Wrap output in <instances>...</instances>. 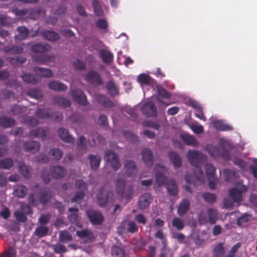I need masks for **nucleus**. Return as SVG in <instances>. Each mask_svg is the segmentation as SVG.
<instances>
[{
    "label": "nucleus",
    "mask_w": 257,
    "mask_h": 257,
    "mask_svg": "<svg viewBox=\"0 0 257 257\" xmlns=\"http://www.w3.org/2000/svg\"><path fill=\"white\" fill-rule=\"evenodd\" d=\"M66 170L61 166H54L51 168L50 172L47 169H43L41 177L45 184H48L52 178L59 180L66 175Z\"/></svg>",
    "instance_id": "f257e3e1"
},
{
    "label": "nucleus",
    "mask_w": 257,
    "mask_h": 257,
    "mask_svg": "<svg viewBox=\"0 0 257 257\" xmlns=\"http://www.w3.org/2000/svg\"><path fill=\"white\" fill-rule=\"evenodd\" d=\"M114 201L113 193L106 190L104 187L99 188L96 195V202L100 207H105L107 205H112Z\"/></svg>",
    "instance_id": "f03ea898"
},
{
    "label": "nucleus",
    "mask_w": 257,
    "mask_h": 257,
    "mask_svg": "<svg viewBox=\"0 0 257 257\" xmlns=\"http://www.w3.org/2000/svg\"><path fill=\"white\" fill-rule=\"evenodd\" d=\"M186 156L190 164L194 167L201 166L207 160V157L205 155L196 150H189Z\"/></svg>",
    "instance_id": "7ed1b4c3"
},
{
    "label": "nucleus",
    "mask_w": 257,
    "mask_h": 257,
    "mask_svg": "<svg viewBox=\"0 0 257 257\" xmlns=\"http://www.w3.org/2000/svg\"><path fill=\"white\" fill-rule=\"evenodd\" d=\"M205 149L208 154L212 157L221 156L226 160L230 158L229 152L222 146H214L212 144H207Z\"/></svg>",
    "instance_id": "20e7f679"
},
{
    "label": "nucleus",
    "mask_w": 257,
    "mask_h": 257,
    "mask_svg": "<svg viewBox=\"0 0 257 257\" xmlns=\"http://www.w3.org/2000/svg\"><path fill=\"white\" fill-rule=\"evenodd\" d=\"M104 159L110 164L114 171H116L121 167L118 155L113 151L107 150L105 152Z\"/></svg>",
    "instance_id": "39448f33"
},
{
    "label": "nucleus",
    "mask_w": 257,
    "mask_h": 257,
    "mask_svg": "<svg viewBox=\"0 0 257 257\" xmlns=\"http://www.w3.org/2000/svg\"><path fill=\"white\" fill-rule=\"evenodd\" d=\"M86 215L90 222L94 225H101L103 220L104 217L99 211L93 209H89L86 211Z\"/></svg>",
    "instance_id": "423d86ee"
},
{
    "label": "nucleus",
    "mask_w": 257,
    "mask_h": 257,
    "mask_svg": "<svg viewBox=\"0 0 257 257\" xmlns=\"http://www.w3.org/2000/svg\"><path fill=\"white\" fill-rule=\"evenodd\" d=\"M125 181L122 178H118L116 181V192L122 197L130 198L132 197L133 188L132 186L128 187V193L125 192Z\"/></svg>",
    "instance_id": "0eeeda50"
},
{
    "label": "nucleus",
    "mask_w": 257,
    "mask_h": 257,
    "mask_svg": "<svg viewBox=\"0 0 257 257\" xmlns=\"http://www.w3.org/2000/svg\"><path fill=\"white\" fill-rule=\"evenodd\" d=\"M247 189L244 185H242L240 189L233 187L229 189L228 194L234 202L239 203L242 200V193L246 192Z\"/></svg>",
    "instance_id": "6e6552de"
},
{
    "label": "nucleus",
    "mask_w": 257,
    "mask_h": 257,
    "mask_svg": "<svg viewBox=\"0 0 257 257\" xmlns=\"http://www.w3.org/2000/svg\"><path fill=\"white\" fill-rule=\"evenodd\" d=\"M85 80L93 85L99 86L103 81L99 73L94 70L89 71L85 76Z\"/></svg>",
    "instance_id": "1a4fd4ad"
},
{
    "label": "nucleus",
    "mask_w": 257,
    "mask_h": 257,
    "mask_svg": "<svg viewBox=\"0 0 257 257\" xmlns=\"http://www.w3.org/2000/svg\"><path fill=\"white\" fill-rule=\"evenodd\" d=\"M141 111L147 117H155L157 114V107L152 101L144 104L141 107Z\"/></svg>",
    "instance_id": "9d476101"
},
{
    "label": "nucleus",
    "mask_w": 257,
    "mask_h": 257,
    "mask_svg": "<svg viewBox=\"0 0 257 257\" xmlns=\"http://www.w3.org/2000/svg\"><path fill=\"white\" fill-rule=\"evenodd\" d=\"M153 198L149 193L142 194L138 201L137 205L139 209L143 210L148 208L153 202Z\"/></svg>",
    "instance_id": "9b49d317"
},
{
    "label": "nucleus",
    "mask_w": 257,
    "mask_h": 257,
    "mask_svg": "<svg viewBox=\"0 0 257 257\" xmlns=\"http://www.w3.org/2000/svg\"><path fill=\"white\" fill-rule=\"evenodd\" d=\"M193 179L200 182L203 180V173L201 169V166L195 167L192 176L189 173H187L185 176V180L188 183H191Z\"/></svg>",
    "instance_id": "f8f14e48"
},
{
    "label": "nucleus",
    "mask_w": 257,
    "mask_h": 257,
    "mask_svg": "<svg viewBox=\"0 0 257 257\" xmlns=\"http://www.w3.org/2000/svg\"><path fill=\"white\" fill-rule=\"evenodd\" d=\"M71 95L73 100L77 103L82 106L87 105L88 102L86 96L81 90L78 89L72 90Z\"/></svg>",
    "instance_id": "ddd939ff"
},
{
    "label": "nucleus",
    "mask_w": 257,
    "mask_h": 257,
    "mask_svg": "<svg viewBox=\"0 0 257 257\" xmlns=\"http://www.w3.org/2000/svg\"><path fill=\"white\" fill-rule=\"evenodd\" d=\"M23 148L25 151L32 154L37 153L40 148V144L38 142L34 141H28L23 144Z\"/></svg>",
    "instance_id": "4468645a"
},
{
    "label": "nucleus",
    "mask_w": 257,
    "mask_h": 257,
    "mask_svg": "<svg viewBox=\"0 0 257 257\" xmlns=\"http://www.w3.org/2000/svg\"><path fill=\"white\" fill-rule=\"evenodd\" d=\"M142 159L145 165L151 167L154 164V157L152 151L148 149H143L142 151Z\"/></svg>",
    "instance_id": "2eb2a0df"
},
{
    "label": "nucleus",
    "mask_w": 257,
    "mask_h": 257,
    "mask_svg": "<svg viewBox=\"0 0 257 257\" xmlns=\"http://www.w3.org/2000/svg\"><path fill=\"white\" fill-rule=\"evenodd\" d=\"M54 59L55 56L53 55L36 54L33 56V60L34 61L42 64H46L48 62H52L54 61Z\"/></svg>",
    "instance_id": "dca6fc26"
},
{
    "label": "nucleus",
    "mask_w": 257,
    "mask_h": 257,
    "mask_svg": "<svg viewBox=\"0 0 257 257\" xmlns=\"http://www.w3.org/2000/svg\"><path fill=\"white\" fill-rule=\"evenodd\" d=\"M100 58L106 65H110L113 61V55L109 51L106 49L100 50L99 52Z\"/></svg>",
    "instance_id": "f3484780"
},
{
    "label": "nucleus",
    "mask_w": 257,
    "mask_h": 257,
    "mask_svg": "<svg viewBox=\"0 0 257 257\" xmlns=\"http://www.w3.org/2000/svg\"><path fill=\"white\" fill-rule=\"evenodd\" d=\"M124 168L128 177H133L136 173V165L135 161L133 160H126L124 163Z\"/></svg>",
    "instance_id": "a211bd4d"
},
{
    "label": "nucleus",
    "mask_w": 257,
    "mask_h": 257,
    "mask_svg": "<svg viewBox=\"0 0 257 257\" xmlns=\"http://www.w3.org/2000/svg\"><path fill=\"white\" fill-rule=\"evenodd\" d=\"M48 88L56 92H62L67 89V86L58 81L53 80L50 81L48 84Z\"/></svg>",
    "instance_id": "6ab92c4d"
},
{
    "label": "nucleus",
    "mask_w": 257,
    "mask_h": 257,
    "mask_svg": "<svg viewBox=\"0 0 257 257\" xmlns=\"http://www.w3.org/2000/svg\"><path fill=\"white\" fill-rule=\"evenodd\" d=\"M50 46L45 43H38L31 46V50L36 53H44L50 49Z\"/></svg>",
    "instance_id": "aec40b11"
},
{
    "label": "nucleus",
    "mask_w": 257,
    "mask_h": 257,
    "mask_svg": "<svg viewBox=\"0 0 257 257\" xmlns=\"http://www.w3.org/2000/svg\"><path fill=\"white\" fill-rule=\"evenodd\" d=\"M58 133L60 138L66 143H74V139L71 136L68 131L63 127H60L58 130Z\"/></svg>",
    "instance_id": "412c9836"
},
{
    "label": "nucleus",
    "mask_w": 257,
    "mask_h": 257,
    "mask_svg": "<svg viewBox=\"0 0 257 257\" xmlns=\"http://www.w3.org/2000/svg\"><path fill=\"white\" fill-rule=\"evenodd\" d=\"M190 203L188 199H184L179 203L177 208V213L179 216L184 215L189 210Z\"/></svg>",
    "instance_id": "4be33fe9"
},
{
    "label": "nucleus",
    "mask_w": 257,
    "mask_h": 257,
    "mask_svg": "<svg viewBox=\"0 0 257 257\" xmlns=\"http://www.w3.org/2000/svg\"><path fill=\"white\" fill-rule=\"evenodd\" d=\"M76 235L81 238H87V241L90 242L93 241L95 238L93 232L86 229L77 231Z\"/></svg>",
    "instance_id": "5701e85b"
},
{
    "label": "nucleus",
    "mask_w": 257,
    "mask_h": 257,
    "mask_svg": "<svg viewBox=\"0 0 257 257\" xmlns=\"http://www.w3.org/2000/svg\"><path fill=\"white\" fill-rule=\"evenodd\" d=\"M96 100L100 104L104 107H112L114 103L110 99L104 95L98 94L96 96Z\"/></svg>",
    "instance_id": "b1692460"
},
{
    "label": "nucleus",
    "mask_w": 257,
    "mask_h": 257,
    "mask_svg": "<svg viewBox=\"0 0 257 257\" xmlns=\"http://www.w3.org/2000/svg\"><path fill=\"white\" fill-rule=\"evenodd\" d=\"M52 197L51 194L46 189H43L40 191L39 199V202L43 205H47Z\"/></svg>",
    "instance_id": "393cba45"
},
{
    "label": "nucleus",
    "mask_w": 257,
    "mask_h": 257,
    "mask_svg": "<svg viewBox=\"0 0 257 257\" xmlns=\"http://www.w3.org/2000/svg\"><path fill=\"white\" fill-rule=\"evenodd\" d=\"M168 156L171 163L175 168L180 167L182 165V161L179 155L173 151H171L168 153Z\"/></svg>",
    "instance_id": "a878e982"
},
{
    "label": "nucleus",
    "mask_w": 257,
    "mask_h": 257,
    "mask_svg": "<svg viewBox=\"0 0 257 257\" xmlns=\"http://www.w3.org/2000/svg\"><path fill=\"white\" fill-rule=\"evenodd\" d=\"M21 78L24 82L33 84H36L41 81V79L39 76L29 73L23 74L21 76Z\"/></svg>",
    "instance_id": "bb28decb"
},
{
    "label": "nucleus",
    "mask_w": 257,
    "mask_h": 257,
    "mask_svg": "<svg viewBox=\"0 0 257 257\" xmlns=\"http://www.w3.org/2000/svg\"><path fill=\"white\" fill-rule=\"evenodd\" d=\"M41 34L45 39L51 42H55L60 39L59 35L53 31H44Z\"/></svg>",
    "instance_id": "cd10ccee"
},
{
    "label": "nucleus",
    "mask_w": 257,
    "mask_h": 257,
    "mask_svg": "<svg viewBox=\"0 0 257 257\" xmlns=\"http://www.w3.org/2000/svg\"><path fill=\"white\" fill-rule=\"evenodd\" d=\"M33 71L36 74L41 77H51L53 76V73L49 69L35 67L33 68Z\"/></svg>",
    "instance_id": "c85d7f7f"
},
{
    "label": "nucleus",
    "mask_w": 257,
    "mask_h": 257,
    "mask_svg": "<svg viewBox=\"0 0 257 257\" xmlns=\"http://www.w3.org/2000/svg\"><path fill=\"white\" fill-rule=\"evenodd\" d=\"M213 126L219 131H230L233 130V127L221 120H215L213 122Z\"/></svg>",
    "instance_id": "c756f323"
},
{
    "label": "nucleus",
    "mask_w": 257,
    "mask_h": 257,
    "mask_svg": "<svg viewBox=\"0 0 257 257\" xmlns=\"http://www.w3.org/2000/svg\"><path fill=\"white\" fill-rule=\"evenodd\" d=\"M166 189L168 193L172 196H176L178 193V189L175 181L171 180L166 185Z\"/></svg>",
    "instance_id": "7c9ffc66"
},
{
    "label": "nucleus",
    "mask_w": 257,
    "mask_h": 257,
    "mask_svg": "<svg viewBox=\"0 0 257 257\" xmlns=\"http://www.w3.org/2000/svg\"><path fill=\"white\" fill-rule=\"evenodd\" d=\"M27 192V188L23 185H17L14 187V194L18 198H23Z\"/></svg>",
    "instance_id": "2f4dec72"
},
{
    "label": "nucleus",
    "mask_w": 257,
    "mask_h": 257,
    "mask_svg": "<svg viewBox=\"0 0 257 257\" xmlns=\"http://www.w3.org/2000/svg\"><path fill=\"white\" fill-rule=\"evenodd\" d=\"M105 88L107 93L112 97H114L119 93L118 89L113 81H108L105 85Z\"/></svg>",
    "instance_id": "473e14b6"
},
{
    "label": "nucleus",
    "mask_w": 257,
    "mask_h": 257,
    "mask_svg": "<svg viewBox=\"0 0 257 257\" xmlns=\"http://www.w3.org/2000/svg\"><path fill=\"white\" fill-rule=\"evenodd\" d=\"M15 120L9 116L0 117V126L4 128H9L15 124Z\"/></svg>",
    "instance_id": "72a5a7b5"
},
{
    "label": "nucleus",
    "mask_w": 257,
    "mask_h": 257,
    "mask_svg": "<svg viewBox=\"0 0 257 257\" xmlns=\"http://www.w3.org/2000/svg\"><path fill=\"white\" fill-rule=\"evenodd\" d=\"M53 103L63 107H69L71 104L68 99L57 96L53 98Z\"/></svg>",
    "instance_id": "f704fd0d"
},
{
    "label": "nucleus",
    "mask_w": 257,
    "mask_h": 257,
    "mask_svg": "<svg viewBox=\"0 0 257 257\" xmlns=\"http://www.w3.org/2000/svg\"><path fill=\"white\" fill-rule=\"evenodd\" d=\"M181 139L187 145L192 147H198L199 145L197 140L190 135L183 134L181 135Z\"/></svg>",
    "instance_id": "c9c22d12"
},
{
    "label": "nucleus",
    "mask_w": 257,
    "mask_h": 257,
    "mask_svg": "<svg viewBox=\"0 0 257 257\" xmlns=\"http://www.w3.org/2000/svg\"><path fill=\"white\" fill-rule=\"evenodd\" d=\"M207 213L208 217V222L211 224H215L218 219L217 210L213 208H209L207 209Z\"/></svg>",
    "instance_id": "e433bc0d"
},
{
    "label": "nucleus",
    "mask_w": 257,
    "mask_h": 257,
    "mask_svg": "<svg viewBox=\"0 0 257 257\" xmlns=\"http://www.w3.org/2000/svg\"><path fill=\"white\" fill-rule=\"evenodd\" d=\"M3 50L7 54H19L23 52L24 49L21 46H6L3 48Z\"/></svg>",
    "instance_id": "4c0bfd02"
},
{
    "label": "nucleus",
    "mask_w": 257,
    "mask_h": 257,
    "mask_svg": "<svg viewBox=\"0 0 257 257\" xmlns=\"http://www.w3.org/2000/svg\"><path fill=\"white\" fill-rule=\"evenodd\" d=\"M88 159L90 162L91 168L93 170H96L99 167L100 163L101 162V158L98 156L93 155H89Z\"/></svg>",
    "instance_id": "58836bf2"
},
{
    "label": "nucleus",
    "mask_w": 257,
    "mask_h": 257,
    "mask_svg": "<svg viewBox=\"0 0 257 257\" xmlns=\"http://www.w3.org/2000/svg\"><path fill=\"white\" fill-rule=\"evenodd\" d=\"M224 253L225 250L223 243H219L217 244L213 248V257H222Z\"/></svg>",
    "instance_id": "ea45409f"
},
{
    "label": "nucleus",
    "mask_w": 257,
    "mask_h": 257,
    "mask_svg": "<svg viewBox=\"0 0 257 257\" xmlns=\"http://www.w3.org/2000/svg\"><path fill=\"white\" fill-rule=\"evenodd\" d=\"M36 115L41 119L51 118L52 117L49 109L47 108H38L36 112Z\"/></svg>",
    "instance_id": "a19ab883"
},
{
    "label": "nucleus",
    "mask_w": 257,
    "mask_h": 257,
    "mask_svg": "<svg viewBox=\"0 0 257 257\" xmlns=\"http://www.w3.org/2000/svg\"><path fill=\"white\" fill-rule=\"evenodd\" d=\"M30 136L34 138H40L44 140L46 137V133L43 128L38 127L31 131L30 133Z\"/></svg>",
    "instance_id": "79ce46f5"
},
{
    "label": "nucleus",
    "mask_w": 257,
    "mask_h": 257,
    "mask_svg": "<svg viewBox=\"0 0 257 257\" xmlns=\"http://www.w3.org/2000/svg\"><path fill=\"white\" fill-rule=\"evenodd\" d=\"M14 166V161L11 158H6L0 160L1 169H10Z\"/></svg>",
    "instance_id": "37998d69"
},
{
    "label": "nucleus",
    "mask_w": 257,
    "mask_h": 257,
    "mask_svg": "<svg viewBox=\"0 0 257 257\" xmlns=\"http://www.w3.org/2000/svg\"><path fill=\"white\" fill-rule=\"evenodd\" d=\"M167 177L161 172H157L155 174V183L159 186L161 187L167 182Z\"/></svg>",
    "instance_id": "c03bdc74"
},
{
    "label": "nucleus",
    "mask_w": 257,
    "mask_h": 257,
    "mask_svg": "<svg viewBox=\"0 0 257 257\" xmlns=\"http://www.w3.org/2000/svg\"><path fill=\"white\" fill-rule=\"evenodd\" d=\"M137 80L142 86L149 85L151 82L152 78L149 75L143 73L138 75Z\"/></svg>",
    "instance_id": "a18cd8bd"
},
{
    "label": "nucleus",
    "mask_w": 257,
    "mask_h": 257,
    "mask_svg": "<svg viewBox=\"0 0 257 257\" xmlns=\"http://www.w3.org/2000/svg\"><path fill=\"white\" fill-rule=\"evenodd\" d=\"M30 168L29 166L25 165L24 163H21L18 167L20 173L26 178H29L31 176L30 173Z\"/></svg>",
    "instance_id": "49530a36"
},
{
    "label": "nucleus",
    "mask_w": 257,
    "mask_h": 257,
    "mask_svg": "<svg viewBox=\"0 0 257 257\" xmlns=\"http://www.w3.org/2000/svg\"><path fill=\"white\" fill-rule=\"evenodd\" d=\"M17 250L14 246H10L1 253V257H16Z\"/></svg>",
    "instance_id": "de8ad7c7"
},
{
    "label": "nucleus",
    "mask_w": 257,
    "mask_h": 257,
    "mask_svg": "<svg viewBox=\"0 0 257 257\" xmlns=\"http://www.w3.org/2000/svg\"><path fill=\"white\" fill-rule=\"evenodd\" d=\"M17 31L18 35L16 36V38L19 37L21 40L26 39L29 34V29L25 26L18 27L17 28Z\"/></svg>",
    "instance_id": "09e8293b"
},
{
    "label": "nucleus",
    "mask_w": 257,
    "mask_h": 257,
    "mask_svg": "<svg viewBox=\"0 0 257 257\" xmlns=\"http://www.w3.org/2000/svg\"><path fill=\"white\" fill-rule=\"evenodd\" d=\"M111 253L113 257H124L125 252L120 247L116 246H113L111 249Z\"/></svg>",
    "instance_id": "8fccbe9b"
},
{
    "label": "nucleus",
    "mask_w": 257,
    "mask_h": 257,
    "mask_svg": "<svg viewBox=\"0 0 257 257\" xmlns=\"http://www.w3.org/2000/svg\"><path fill=\"white\" fill-rule=\"evenodd\" d=\"M50 154L55 161L60 160L63 156L62 151L58 148H52L50 150Z\"/></svg>",
    "instance_id": "3c124183"
},
{
    "label": "nucleus",
    "mask_w": 257,
    "mask_h": 257,
    "mask_svg": "<svg viewBox=\"0 0 257 257\" xmlns=\"http://www.w3.org/2000/svg\"><path fill=\"white\" fill-rule=\"evenodd\" d=\"M49 228L47 226H40L35 229V234L38 237L41 238L47 234Z\"/></svg>",
    "instance_id": "603ef678"
},
{
    "label": "nucleus",
    "mask_w": 257,
    "mask_h": 257,
    "mask_svg": "<svg viewBox=\"0 0 257 257\" xmlns=\"http://www.w3.org/2000/svg\"><path fill=\"white\" fill-rule=\"evenodd\" d=\"M72 240V236L67 230H62L59 234V241L61 242L70 241Z\"/></svg>",
    "instance_id": "864d4df0"
},
{
    "label": "nucleus",
    "mask_w": 257,
    "mask_h": 257,
    "mask_svg": "<svg viewBox=\"0 0 257 257\" xmlns=\"http://www.w3.org/2000/svg\"><path fill=\"white\" fill-rule=\"evenodd\" d=\"M172 225L178 230H181L184 227L183 221L178 217H174L172 220Z\"/></svg>",
    "instance_id": "5fc2aeb1"
},
{
    "label": "nucleus",
    "mask_w": 257,
    "mask_h": 257,
    "mask_svg": "<svg viewBox=\"0 0 257 257\" xmlns=\"http://www.w3.org/2000/svg\"><path fill=\"white\" fill-rule=\"evenodd\" d=\"M216 168L211 164L206 165V173L207 178H214Z\"/></svg>",
    "instance_id": "6e6d98bb"
},
{
    "label": "nucleus",
    "mask_w": 257,
    "mask_h": 257,
    "mask_svg": "<svg viewBox=\"0 0 257 257\" xmlns=\"http://www.w3.org/2000/svg\"><path fill=\"white\" fill-rule=\"evenodd\" d=\"M26 59L23 56H18L15 58H10L9 62L13 65H20L24 63Z\"/></svg>",
    "instance_id": "4d7b16f0"
},
{
    "label": "nucleus",
    "mask_w": 257,
    "mask_h": 257,
    "mask_svg": "<svg viewBox=\"0 0 257 257\" xmlns=\"http://www.w3.org/2000/svg\"><path fill=\"white\" fill-rule=\"evenodd\" d=\"M92 6L94 8V11L95 15L97 16H102L103 12L101 8V6L97 0H93Z\"/></svg>",
    "instance_id": "13d9d810"
},
{
    "label": "nucleus",
    "mask_w": 257,
    "mask_h": 257,
    "mask_svg": "<svg viewBox=\"0 0 257 257\" xmlns=\"http://www.w3.org/2000/svg\"><path fill=\"white\" fill-rule=\"evenodd\" d=\"M157 88L159 96L167 99L171 97V94L165 89L161 85H158Z\"/></svg>",
    "instance_id": "bf43d9fd"
},
{
    "label": "nucleus",
    "mask_w": 257,
    "mask_h": 257,
    "mask_svg": "<svg viewBox=\"0 0 257 257\" xmlns=\"http://www.w3.org/2000/svg\"><path fill=\"white\" fill-rule=\"evenodd\" d=\"M142 125L144 126L152 128L156 130H158L160 127V125L158 122L151 120L144 121L142 123Z\"/></svg>",
    "instance_id": "052dcab7"
},
{
    "label": "nucleus",
    "mask_w": 257,
    "mask_h": 257,
    "mask_svg": "<svg viewBox=\"0 0 257 257\" xmlns=\"http://www.w3.org/2000/svg\"><path fill=\"white\" fill-rule=\"evenodd\" d=\"M202 197L205 201L210 203H213L216 200L215 195L210 193H204Z\"/></svg>",
    "instance_id": "680f3d73"
},
{
    "label": "nucleus",
    "mask_w": 257,
    "mask_h": 257,
    "mask_svg": "<svg viewBox=\"0 0 257 257\" xmlns=\"http://www.w3.org/2000/svg\"><path fill=\"white\" fill-rule=\"evenodd\" d=\"M123 136L124 138L133 142H137L138 140L137 136L130 131H123Z\"/></svg>",
    "instance_id": "e2e57ef3"
},
{
    "label": "nucleus",
    "mask_w": 257,
    "mask_h": 257,
    "mask_svg": "<svg viewBox=\"0 0 257 257\" xmlns=\"http://www.w3.org/2000/svg\"><path fill=\"white\" fill-rule=\"evenodd\" d=\"M85 138L83 136H81L78 139L77 145L78 149L79 151H86L87 150V146L84 143Z\"/></svg>",
    "instance_id": "0e129e2a"
},
{
    "label": "nucleus",
    "mask_w": 257,
    "mask_h": 257,
    "mask_svg": "<svg viewBox=\"0 0 257 257\" xmlns=\"http://www.w3.org/2000/svg\"><path fill=\"white\" fill-rule=\"evenodd\" d=\"M75 187L78 189H80V191H85L87 189V184L84 182V180L81 179H78L75 181Z\"/></svg>",
    "instance_id": "69168bd1"
},
{
    "label": "nucleus",
    "mask_w": 257,
    "mask_h": 257,
    "mask_svg": "<svg viewBox=\"0 0 257 257\" xmlns=\"http://www.w3.org/2000/svg\"><path fill=\"white\" fill-rule=\"evenodd\" d=\"M50 219L51 215L50 213H47L46 214H42L39 218V222L41 225H46L49 222Z\"/></svg>",
    "instance_id": "338daca9"
},
{
    "label": "nucleus",
    "mask_w": 257,
    "mask_h": 257,
    "mask_svg": "<svg viewBox=\"0 0 257 257\" xmlns=\"http://www.w3.org/2000/svg\"><path fill=\"white\" fill-rule=\"evenodd\" d=\"M14 215L16 219L21 222H25L27 220V217L22 212L17 210L14 212Z\"/></svg>",
    "instance_id": "774afa93"
}]
</instances>
